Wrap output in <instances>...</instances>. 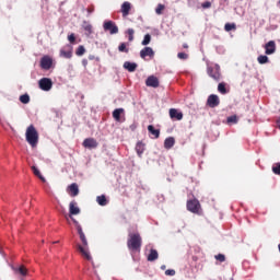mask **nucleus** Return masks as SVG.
I'll return each mask as SVG.
<instances>
[{
    "label": "nucleus",
    "mask_w": 280,
    "mask_h": 280,
    "mask_svg": "<svg viewBox=\"0 0 280 280\" xmlns=\"http://www.w3.org/2000/svg\"><path fill=\"white\" fill-rule=\"evenodd\" d=\"M151 40H152V35L145 34V35H144V38H143V40H142V43H141V45H143L144 47H147V45H148L149 43H151Z\"/></svg>",
    "instance_id": "31"
},
{
    "label": "nucleus",
    "mask_w": 280,
    "mask_h": 280,
    "mask_svg": "<svg viewBox=\"0 0 280 280\" xmlns=\"http://www.w3.org/2000/svg\"><path fill=\"white\" fill-rule=\"evenodd\" d=\"M276 124H277V127H278L279 130H280V118L276 121Z\"/></svg>",
    "instance_id": "46"
},
{
    "label": "nucleus",
    "mask_w": 280,
    "mask_h": 280,
    "mask_svg": "<svg viewBox=\"0 0 280 280\" xmlns=\"http://www.w3.org/2000/svg\"><path fill=\"white\" fill-rule=\"evenodd\" d=\"M168 115L173 121H182V119H183V112H180L176 108H171L168 110Z\"/></svg>",
    "instance_id": "11"
},
{
    "label": "nucleus",
    "mask_w": 280,
    "mask_h": 280,
    "mask_svg": "<svg viewBox=\"0 0 280 280\" xmlns=\"http://www.w3.org/2000/svg\"><path fill=\"white\" fill-rule=\"evenodd\" d=\"M68 194H70L72 198H75V196L80 194V188L78 187V184L73 183L68 186Z\"/></svg>",
    "instance_id": "15"
},
{
    "label": "nucleus",
    "mask_w": 280,
    "mask_h": 280,
    "mask_svg": "<svg viewBox=\"0 0 280 280\" xmlns=\"http://www.w3.org/2000/svg\"><path fill=\"white\" fill-rule=\"evenodd\" d=\"M20 102L22 104H30V94H23L20 96Z\"/></svg>",
    "instance_id": "32"
},
{
    "label": "nucleus",
    "mask_w": 280,
    "mask_h": 280,
    "mask_svg": "<svg viewBox=\"0 0 280 280\" xmlns=\"http://www.w3.org/2000/svg\"><path fill=\"white\" fill-rule=\"evenodd\" d=\"M201 8H203V10H209V8H211V2L206 1V2L201 3Z\"/></svg>",
    "instance_id": "45"
},
{
    "label": "nucleus",
    "mask_w": 280,
    "mask_h": 280,
    "mask_svg": "<svg viewBox=\"0 0 280 280\" xmlns=\"http://www.w3.org/2000/svg\"><path fill=\"white\" fill-rule=\"evenodd\" d=\"M68 40H69V43H71V45H73L74 43H75V34H70L69 36H68Z\"/></svg>",
    "instance_id": "44"
},
{
    "label": "nucleus",
    "mask_w": 280,
    "mask_h": 280,
    "mask_svg": "<svg viewBox=\"0 0 280 280\" xmlns=\"http://www.w3.org/2000/svg\"><path fill=\"white\" fill-rule=\"evenodd\" d=\"M143 244V238L139 232L129 233L127 240V248L131 250V253H137V250H141V246Z\"/></svg>",
    "instance_id": "2"
},
{
    "label": "nucleus",
    "mask_w": 280,
    "mask_h": 280,
    "mask_svg": "<svg viewBox=\"0 0 280 280\" xmlns=\"http://www.w3.org/2000/svg\"><path fill=\"white\" fill-rule=\"evenodd\" d=\"M165 275H166V277H174V275H176V270H174V269H167V270L165 271Z\"/></svg>",
    "instance_id": "43"
},
{
    "label": "nucleus",
    "mask_w": 280,
    "mask_h": 280,
    "mask_svg": "<svg viewBox=\"0 0 280 280\" xmlns=\"http://www.w3.org/2000/svg\"><path fill=\"white\" fill-rule=\"evenodd\" d=\"M218 91L219 93H221V95H226V93H229V90L226 89V83L224 82L219 83Z\"/></svg>",
    "instance_id": "27"
},
{
    "label": "nucleus",
    "mask_w": 280,
    "mask_h": 280,
    "mask_svg": "<svg viewBox=\"0 0 280 280\" xmlns=\"http://www.w3.org/2000/svg\"><path fill=\"white\" fill-rule=\"evenodd\" d=\"M147 259L148 261H156V259H159V252L156 249H150Z\"/></svg>",
    "instance_id": "22"
},
{
    "label": "nucleus",
    "mask_w": 280,
    "mask_h": 280,
    "mask_svg": "<svg viewBox=\"0 0 280 280\" xmlns=\"http://www.w3.org/2000/svg\"><path fill=\"white\" fill-rule=\"evenodd\" d=\"M228 124H237V116L228 117Z\"/></svg>",
    "instance_id": "42"
},
{
    "label": "nucleus",
    "mask_w": 280,
    "mask_h": 280,
    "mask_svg": "<svg viewBox=\"0 0 280 280\" xmlns=\"http://www.w3.org/2000/svg\"><path fill=\"white\" fill-rule=\"evenodd\" d=\"M96 201L101 207H106L108 205V200L106 199V196L102 195L96 198Z\"/></svg>",
    "instance_id": "28"
},
{
    "label": "nucleus",
    "mask_w": 280,
    "mask_h": 280,
    "mask_svg": "<svg viewBox=\"0 0 280 280\" xmlns=\"http://www.w3.org/2000/svg\"><path fill=\"white\" fill-rule=\"evenodd\" d=\"M15 272L21 275L22 277H25V275H27V269L25 268V266H21V267L15 269Z\"/></svg>",
    "instance_id": "30"
},
{
    "label": "nucleus",
    "mask_w": 280,
    "mask_h": 280,
    "mask_svg": "<svg viewBox=\"0 0 280 280\" xmlns=\"http://www.w3.org/2000/svg\"><path fill=\"white\" fill-rule=\"evenodd\" d=\"M163 10H165V5L164 4H158V7L155 9V13L156 14H163Z\"/></svg>",
    "instance_id": "38"
},
{
    "label": "nucleus",
    "mask_w": 280,
    "mask_h": 280,
    "mask_svg": "<svg viewBox=\"0 0 280 280\" xmlns=\"http://www.w3.org/2000/svg\"><path fill=\"white\" fill-rule=\"evenodd\" d=\"M103 30L104 32H109V34H119V26L114 21H105L103 23Z\"/></svg>",
    "instance_id": "5"
},
{
    "label": "nucleus",
    "mask_w": 280,
    "mask_h": 280,
    "mask_svg": "<svg viewBox=\"0 0 280 280\" xmlns=\"http://www.w3.org/2000/svg\"><path fill=\"white\" fill-rule=\"evenodd\" d=\"M89 59H90V60H93V57L90 56Z\"/></svg>",
    "instance_id": "50"
},
{
    "label": "nucleus",
    "mask_w": 280,
    "mask_h": 280,
    "mask_svg": "<svg viewBox=\"0 0 280 280\" xmlns=\"http://www.w3.org/2000/svg\"><path fill=\"white\" fill-rule=\"evenodd\" d=\"M137 67H138V65L135 62H130V61L124 62V69L129 71V73H135V71H137Z\"/></svg>",
    "instance_id": "17"
},
{
    "label": "nucleus",
    "mask_w": 280,
    "mask_h": 280,
    "mask_svg": "<svg viewBox=\"0 0 280 280\" xmlns=\"http://www.w3.org/2000/svg\"><path fill=\"white\" fill-rule=\"evenodd\" d=\"M26 141L32 145V148H36L38 145V131L36 130V127L34 125H30L26 129Z\"/></svg>",
    "instance_id": "3"
},
{
    "label": "nucleus",
    "mask_w": 280,
    "mask_h": 280,
    "mask_svg": "<svg viewBox=\"0 0 280 280\" xmlns=\"http://www.w3.org/2000/svg\"><path fill=\"white\" fill-rule=\"evenodd\" d=\"M118 51H121L124 54H128L129 49L126 47V43H121L119 46H118Z\"/></svg>",
    "instance_id": "37"
},
{
    "label": "nucleus",
    "mask_w": 280,
    "mask_h": 280,
    "mask_svg": "<svg viewBox=\"0 0 280 280\" xmlns=\"http://www.w3.org/2000/svg\"><path fill=\"white\" fill-rule=\"evenodd\" d=\"M69 213H70V218L71 215H78L80 214V208L78 207V202L75 201H71L69 205Z\"/></svg>",
    "instance_id": "16"
},
{
    "label": "nucleus",
    "mask_w": 280,
    "mask_h": 280,
    "mask_svg": "<svg viewBox=\"0 0 280 280\" xmlns=\"http://www.w3.org/2000/svg\"><path fill=\"white\" fill-rule=\"evenodd\" d=\"M231 280H233V279H231Z\"/></svg>",
    "instance_id": "53"
},
{
    "label": "nucleus",
    "mask_w": 280,
    "mask_h": 280,
    "mask_svg": "<svg viewBox=\"0 0 280 280\" xmlns=\"http://www.w3.org/2000/svg\"><path fill=\"white\" fill-rule=\"evenodd\" d=\"M183 47L184 49H188L189 46L187 44H184Z\"/></svg>",
    "instance_id": "47"
},
{
    "label": "nucleus",
    "mask_w": 280,
    "mask_h": 280,
    "mask_svg": "<svg viewBox=\"0 0 280 280\" xmlns=\"http://www.w3.org/2000/svg\"><path fill=\"white\" fill-rule=\"evenodd\" d=\"M272 172H273V174H276L277 176H280V162L273 164V166H272Z\"/></svg>",
    "instance_id": "36"
},
{
    "label": "nucleus",
    "mask_w": 280,
    "mask_h": 280,
    "mask_svg": "<svg viewBox=\"0 0 280 280\" xmlns=\"http://www.w3.org/2000/svg\"><path fill=\"white\" fill-rule=\"evenodd\" d=\"M31 170H32L33 174L35 176H37V178H39V180H42V183H47V179L45 178V176H43V174L40 173L38 167L32 166Z\"/></svg>",
    "instance_id": "20"
},
{
    "label": "nucleus",
    "mask_w": 280,
    "mask_h": 280,
    "mask_svg": "<svg viewBox=\"0 0 280 280\" xmlns=\"http://www.w3.org/2000/svg\"><path fill=\"white\" fill-rule=\"evenodd\" d=\"M224 30H225V32H232V30H236V25H235V23H226L225 25H224Z\"/></svg>",
    "instance_id": "35"
},
{
    "label": "nucleus",
    "mask_w": 280,
    "mask_h": 280,
    "mask_svg": "<svg viewBox=\"0 0 280 280\" xmlns=\"http://www.w3.org/2000/svg\"><path fill=\"white\" fill-rule=\"evenodd\" d=\"M192 259L196 261V259H198L197 257H192Z\"/></svg>",
    "instance_id": "51"
},
{
    "label": "nucleus",
    "mask_w": 280,
    "mask_h": 280,
    "mask_svg": "<svg viewBox=\"0 0 280 280\" xmlns=\"http://www.w3.org/2000/svg\"><path fill=\"white\" fill-rule=\"evenodd\" d=\"M275 51H277V44L275 43V40H270L265 45V54L267 56H272V54H275Z\"/></svg>",
    "instance_id": "12"
},
{
    "label": "nucleus",
    "mask_w": 280,
    "mask_h": 280,
    "mask_svg": "<svg viewBox=\"0 0 280 280\" xmlns=\"http://www.w3.org/2000/svg\"><path fill=\"white\" fill-rule=\"evenodd\" d=\"M148 130H149L150 135H153V137H154L155 139H159V137H161V130L154 129V126L149 125V126H148Z\"/></svg>",
    "instance_id": "24"
},
{
    "label": "nucleus",
    "mask_w": 280,
    "mask_h": 280,
    "mask_svg": "<svg viewBox=\"0 0 280 280\" xmlns=\"http://www.w3.org/2000/svg\"><path fill=\"white\" fill-rule=\"evenodd\" d=\"M214 257L217 261H221V262L226 261V256H224L223 254L215 255Z\"/></svg>",
    "instance_id": "39"
},
{
    "label": "nucleus",
    "mask_w": 280,
    "mask_h": 280,
    "mask_svg": "<svg viewBox=\"0 0 280 280\" xmlns=\"http://www.w3.org/2000/svg\"><path fill=\"white\" fill-rule=\"evenodd\" d=\"M73 223L77 226V231L79 234V237L82 242V245L78 244L77 245V250L81 253L82 257L86 259L88 261H91L93 257H91V253H89V241H86V235H84V232L82 231V225L75 221V219H72Z\"/></svg>",
    "instance_id": "1"
},
{
    "label": "nucleus",
    "mask_w": 280,
    "mask_h": 280,
    "mask_svg": "<svg viewBox=\"0 0 280 280\" xmlns=\"http://www.w3.org/2000/svg\"><path fill=\"white\" fill-rule=\"evenodd\" d=\"M268 60H269L268 56H266V55H260L257 58V61L259 62V65H266L268 62Z\"/></svg>",
    "instance_id": "29"
},
{
    "label": "nucleus",
    "mask_w": 280,
    "mask_h": 280,
    "mask_svg": "<svg viewBox=\"0 0 280 280\" xmlns=\"http://www.w3.org/2000/svg\"><path fill=\"white\" fill-rule=\"evenodd\" d=\"M82 145L83 148H88V150H95V148H97L100 143H97V140H95L94 138H86L83 141Z\"/></svg>",
    "instance_id": "10"
},
{
    "label": "nucleus",
    "mask_w": 280,
    "mask_h": 280,
    "mask_svg": "<svg viewBox=\"0 0 280 280\" xmlns=\"http://www.w3.org/2000/svg\"><path fill=\"white\" fill-rule=\"evenodd\" d=\"M207 106H209L210 108H215L220 106V97L215 94H211L210 96H208Z\"/></svg>",
    "instance_id": "9"
},
{
    "label": "nucleus",
    "mask_w": 280,
    "mask_h": 280,
    "mask_svg": "<svg viewBox=\"0 0 280 280\" xmlns=\"http://www.w3.org/2000/svg\"><path fill=\"white\" fill-rule=\"evenodd\" d=\"M279 5H280V0L278 1Z\"/></svg>",
    "instance_id": "52"
},
{
    "label": "nucleus",
    "mask_w": 280,
    "mask_h": 280,
    "mask_svg": "<svg viewBox=\"0 0 280 280\" xmlns=\"http://www.w3.org/2000/svg\"><path fill=\"white\" fill-rule=\"evenodd\" d=\"M161 269H162V270H165V265H163V266L161 267Z\"/></svg>",
    "instance_id": "48"
},
{
    "label": "nucleus",
    "mask_w": 280,
    "mask_h": 280,
    "mask_svg": "<svg viewBox=\"0 0 280 280\" xmlns=\"http://www.w3.org/2000/svg\"><path fill=\"white\" fill-rule=\"evenodd\" d=\"M177 58H179V60H187V58H189V55H187L186 52H178Z\"/></svg>",
    "instance_id": "40"
},
{
    "label": "nucleus",
    "mask_w": 280,
    "mask_h": 280,
    "mask_svg": "<svg viewBox=\"0 0 280 280\" xmlns=\"http://www.w3.org/2000/svg\"><path fill=\"white\" fill-rule=\"evenodd\" d=\"M131 8L132 7H131L130 2H124L121 4L122 16H128V14H130Z\"/></svg>",
    "instance_id": "21"
},
{
    "label": "nucleus",
    "mask_w": 280,
    "mask_h": 280,
    "mask_svg": "<svg viewBox=\"0 0 280 280\" xmlns=\"http://www.w3.org/2000/svg\"><path fill=\"white\" fill-rule=\"evenodd\" d=\"M136 152L138 154V156L141 159V156L143 155V152H145V144L143 142H138L136 144Z\"/></svg>",
    "instance_id": "19"
},
{
    "label": "nucleus",
    "mask_w": 280,
    "mask_h": 280,
    "mask_svg": "<svg viewBox=\"0 0 280 280\" xmlns=\"http://www.w3.org/2000/svg\"><path fill=\"white\" fill-rule=\"evenodd\" d=\"M54 65V59H51V57L49 56H44L40 59V67L42 69H44L45 71H49V69L52 67Z\"/></svg>",
    "instance_id": "8"
},
{
    "label": "nucleus",
    "mask_w": 280,
    "mask_h": 280,
    "mask_svg": "<svg viewBox=\"0 0 280 280\" xmlns=\"http://www.w3.org/2000/svg\"><path fill=\"white\" fill-rule=\"evenodd\" d=\"M148 57L154 58V49H152V47H144L140 50V58H142V60H145Z\"/></svg>",
    "instance_id": "13"
},
{
    "label": "nucleus",
    "mask_w": 280,
    "mask_h": 280,
    "mask_svg": "<svg viewBox=\"0 0 280 280\" xmlns=\"http://www.w3.org/2000/svg\"><path fill=\"white\" fill-rule=\"evenodd\" d=\"M127 34H128V40L132 43V40H135V30L133 28L127 30Z\"/></svg>",
    "instance_id": "33"
},
{
    "label": "nucleus",
    "mask_w": 280,
    "mask_h": 280,
    "mask_svg": "<svg viewBox=\"0 0 280 280\" xmlns=\"http://www.w3.org/2000/svg\"><path fill=\"white\" fill-rule=\"evenodd\" d=\"M38 84L42 91H51V86H54V81H51V79L49 78H42L38 81Z\"/></svg>",
    "instance_id": "7"
},
{
    "label": "nucleus",
    "mask_w": 280,
    "mask_h": 280,
    "mask_svg": "<svg viewBox=\"0 0 280 280\" xmlns=\"http://www.w3.org/2000/svg\"><path fill=\"white\" fill-rule=\"evenodd\" d=\"M187 209L190 213H200V201L198 199L188 200Z\"/></svg>",
    "instance_id": "6"
},
{
    "label": "nucleus",
    "mask_w": 280,
    "mask_h": 280,
    "mask_svg": "<svg viewBox=\"0 0 280 280\" xmlns=\"http://www.w3.org/2000/svg\"><path fill=\"white\" fill-rule=\"evenodd\" d=\"M60 57L61 58H67V59H69V58H73V51L71 50V48L70 49H68V50H65V48H62L61 50H60Z\"/></svg>",
    "instance_id": "23"
},
{
    "label": "nucleus",
    "mask_w": 280,
    "mask_h": 280,
    "mask_svg": "<svg viewBox=\"0 0 280 280\" xmlns=\"http://www.w3.org/2000/svg\"><path fill=\"white\" fill-rule=\"evenodd\" d=\"M207 73L215 82H220L222 74L220 73V65L215 63L213 66H208Z\"/></svg>",
    "instance_id": "4"
},
{
    "label": "nucleus",
    "mask_w": 280,
    "mask_h": 280,
    "mask_svg": "<svg viewBox=\"0 0 280 280\" xmlns=\"http://www.w3.org/2000/svg\"><path fill=\"white\" fill-rule=\"evenodd\" d=\"M176 143V139L174 137H168L164 140V148L165 150H172L174 148V144Z\"/></svg>",
    "instance_id": "18"
},
{
    "label": "nucleus",
    "mask_w": 280,
    "mask_h": 280,
    "mask_svg": "<svg viewBox=\"0 0 280 280\" xmlns=\"http://www.w3.org/2000/svg\"><path fill=\"white\" fill-rule=\"evenodd\" d=\"M77 56H84L86 54V48L84 46H79L75 50Z\"/></svg>",
    "instance_id": "34"
},
{
    "label": "nucleus",
    "mask_w": 280,
    "mask_h": 280,
    "mask_svg": "<svg viewBox=\"0 0 280 280\" xmlns=\"http://www.w3.org/2000/svg\"><path fill=\"white\" fill-rule=\"evenodd\" d=\"M88 12V16H91V14H93V12H95V5L91 4L86 9Z\"/></svg>",
    "instance_id": "41"
},
{
    "label": "nucleus",
    "mask_w": 280,
    "mask_h": 280,
    "mask_svg": "<svg viewBox=\"0 0 280 280\" xmlns=\"http://www.w3.org/2000/svg\"><path fill=\"white\" fill-rule=\"evenodd\" d=\"M121 113H124V108H117L113 112L115 121H121Z\"/></svg>",
    "instance_id": "26"
},
{
    "label": "nucleus",
    "mask_w": 280,
    "mask_h": 280,
    "mask_svg": "<svg viewBox=\"0 0 280 280\" xmlns=\"http://www.w3.org/2000/svg\"><path fill=\"white\" fill-rule=\"evenodd\" d=\"M147 86H152L153 89H159V78L151 75L145 81Z\"/></svg>",
    "instance_id": "14"
},
{
    "label": "nucleus",
    "mask_w": 280,
    "mask_h": 280,
    "mask_svg": "<svg viewBox=\"0 0 280 280\" xmlns=\"http://www.w3.org/2000/svg\"><path fill=\"white\" fill-rule=\"evenodd\" d=\"M83 65L86 66V60H83Z\"/></svg>",
    "instance_id": "49"
},
{
    "label": "nucleus",
    "mask_w": 280,
    "mask_h": 280,
    "mask_svg": "<svg viewBox=\"0 0 280 280\" xmlns=\"http://www.w3.org/2000/svg\"><path fill=\"white\" fill-rule=\"evenodd\" d=\"M83 30L86 36H91L93 34V25H91L89 22H83Z\"/></svg>",
    "instance_id": "25"
}]
</instances>
